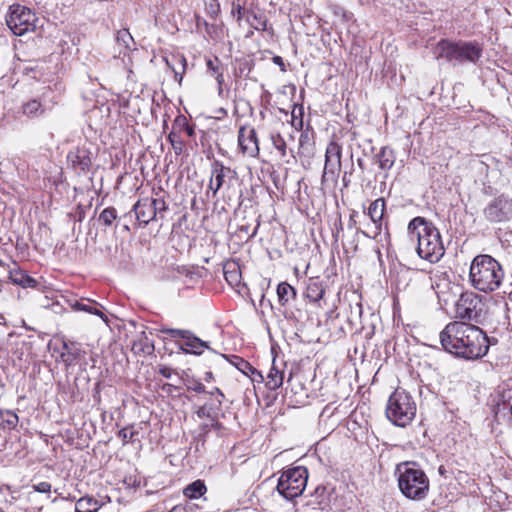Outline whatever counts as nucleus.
Listing matches in <instances>:
<instances>
[{"label": "nucleus", "mask_w": 512, "mask_h": 512, "mask_svg": "<svg viewBox=\"0 0 512 512\" xmlns=\"http://www.w3.org/2000/svg\"><path fill=\"white\" fill-rule=\"evenodd\" d=\"M443 349L465 360H477L489 350L487 334L478 326L466 321L449 322L439 334Z\"/></svg>", "instance_id": "1"}, {"label": "nucleus", "mask_w": 512, "mask_h": 512, "mask_svg": "<svg viewBox=\"0 0 512 512\" xmlns=\"http://www.w3.org/2000/svg\"><path fill=\"white\" fill-rule=\"evenodd\" d=\"M407 230L411 241H417L419 257L431 263L443 257L445 249L440 232L431 222L423 217H415L409 222Z\"/></svg>", "instance_id": "2"}, {"label": "nucleus", "mask_w": 512, "mask_h": 512, "mask_svg": "<svg viewBox=\"0 0 512 512\" xmlns=\"http://www.w3.org/2000/svg\"><path fill=\"white\" fill-rule=\"evenodd\" d=\"M503 278L502 265L492 256L480 254L472 260L469 279L476 290L485 293L494 292L501 286Z\"/></svg>", "instance_id": "3"}, {"label": "nucleus", "mask_w": 512, "mask_h": 512, "mask_svg": "<svg viewBox=\"0 0 512 512\" xmlns=\"http://www.w3.org/2000/svg\"><path fill=\"white\" fill-rule=\"evenodd\" d=\"M398 486L402 494L412 500L424 499L429 491V479L415 462L397 465Z\"/></svg>", "instance_id": "4"}, {"label": "nucleus", "mask_w": 512, "mask_h": 512, "mask_svg": "<svg viewBox=\"0 0 512 512\" xmlns=\"http://www.w3.org/2000/svg\"><path fill=\"white\" fill-rule=\"evenodd\" d=\"M436 59H445L453 64L476 63L482 55V47L476 42H452L440 40L433 49Z\"/></svg>", "instance_id": "5"}, {"label": "nucleus", "mask_w": 512, "mask_h": 512, "mask_svg": "<svg viewBox=\"0 0 512 512\" xmlns=\"http://www.w3.org/2000/svg\"><path fill=\"white\" fill-rule=\"evenodd\" d=\"M416 404L405 390L396 389L389 397L386 416L396 426L405 427L415 417Z\"/></svg>", "instance_id": "6"}, {"label": "nucleus", "mask_w": 512, "mask_h": 512, "mask_svg": "<svg viewBox=\"0 0 512 512\" xmlns=\"http://www.w3.org/2000/svg\"><path fill=\"white\" fill-rule=\"evenodd\" d=\"M456 317L468 323L481 324L487 316L486 304L474 292L462 293L456 304Z\"/></svg>", "instance_id": "7"}, {"label": "nucleus", "mask_w": 512, "mask_h": 512, "mask_svg": "<svg viewBox=\"0 0 512 512\" xmlns=\"http://www.w3.org/2000/svg\"><path fill=\"white\" fill-rule=\"evenodd\" d=\"M308 472L305 467L297 466L285 470L277 483V491L287 500L300 496L307 484Z\"/></svg>", "instance_id": "8"}, {"label": "nucleus", "mask_w": 512, "mask_h": 512, "mask_svg": "<svg viewBox=\"0 0 512 512\" xmlns=\"http://www.w3.org/2000/svg\"><path fill=\"white\" fill-rule=\"evenodd\" d=\"M36 21V14L31 9L20 4L11 5L6 15L7 26L17 36L34 31Z\"/></svg>", "instance_id": "9"}, {"label": "nucleus", "mask_w": 512, "mask_h": 512, "mask_svg": "<svg viewBox=\"0 0 512 512\" xmlns=\"http://www.w3.org/2000/svg\"><path fill=\"white\" fill-rule=\"evenodd\" d=\"M491 405L498 420L512 421V379L497 386L491 394Z\"/></svg>", "instance_id": "10"}, {"label": "nucleus", "mask_w": 512, "mask_h": 512, "mask_svg": "<svg viewBox=\"0 0 512 512\" xmlns=\"http://www.w3.org/2000/svg\"><path fill=\"white\" fill-rule=\"evenodd\" d=\"M483 216L491 224H500L512 219V199L501 194L490 200L483 209Z\"/></svg>", "instance_id": "11"}, {"label": "nucleus", "mask_w": 512, "mask_h": 512, "mask_svg": "<svg viewBox=\"0 0 512 512\" xmlns=\"http://www.w3.org/2000/svg\"><path fill=\"white\" fill-rule=\"evenodd\" d=\"M341 169V146L336 142H330L325 152V164L322 182L336 181Z\"/></svg>", "instance_id": "12"}, {"label": "nucleus", "mask_w": 512, "mask_h": 512, "mask_svg": "<svg viewBox=\"0 0 512 512\" xmlns=\"http://www.w3.org/2000/svg\"><path fill=\"white\" fill-rule=\"evenodd\" d=\"M238 145L243 154L255 157L259 154L257 134L254 128L241 127L238 132Z\"/></svg>", "instance_id": "13"}, {"label": "nucleus", "mask_w": 512, "mask_h": 512, "mask_svg": "<svg viewBox=\"0 0 512 512\" xmlns=\"http://www.w3.org/2000/svg\"><path fill=\"white\" fill-rule=\"evenodd\" d=\"M384 211H385V200L383 198H378L370 204V206L368 208V215L374 224V231L372 234H370V233L362 230L361 233L365 237L376 238L380 234Z\"/></svg>", "instance_id": "14"}, {"label": "nucleus", "mask_w": 512, "mask_h": 512, "mask_svg": "<svg viewBox=\"0 0 512 512\" xmlns=\"http://www.w3.org/2000/svg\"><path fill=\"white\" fill-rule=\"evenodd\" d=\"M176 345L182 352L194 355H201L204 349H209L208 343L198 338L190 330L182 341L176 342Z\"/></svg>", "instance_id": "15"}, {"label": "nucleus", "mask_w": 512, "mask_h": 512, "mask_svg": "<svg viewBox=\"0 0 512 512\" xmlns=\"http://www.w3.org/2000/svg\"><path fill=\"white\" fill-rule=\"evenodd\" d=\"M152 200L149 197L138 200L132 208L139 225L146 226L156 220L155 210L152 209Z\"/></svg>", "instance_id": "16"}, {"label": "nucleus", "mask_w": 512, "mask_h": 512, "mask_svg": "<svg viewBox=\"0 0 512 512\" xmlns=\"http://www.w3.org/2000/svg\"><path fill=\"white\" fill-rule=\"evenodd\" d=\"M233 171L223 165L222 162L215 160L212 163V175L209 182V188L215 195L224 184V179L230 177Z\"/></svg>", "instance_id": "17"}, {"label": "nucleus", "mask_w": 512, "mask_h": 512, "mask_svg": "<svg viewBox=\"0 0 512 512\" xmlns=\"http://www.w3.org/2000/svg\"><path fill=\"white\" fill-rule=\"evenodd\" d=\"M222 400L217 399L216 403H205L204 405L198 407L196 410V415L199 418H208L212 421V426L216 429H220L221 424L217 420L218 415L221 410Z\"/></svg>", "instance_id": "18"}, {"label": "nucleus", "mask_w": 512, "mask_h": 512, "mask_svg": "<svg viewBox=\"0 0 512 512\" xmlns=\"http://www.w3.org/2000/svg\"><path fill=\"white\" fill-rule=\"evenodd\" d=\"M165 62L167 66L174 72L175 79L179 84H181L187 66V61L184 55L180 53L171 54L165 58Z\"/></svg>", "instance_id": "19"}, {"label": "nucleus", "mask_w": 512, "mask_h": 512, "mask_svg": "<svg viewBox=\"0 0 512 512\" xmlns=\"http://www.w3.org/2000/svg\"><path fill=\"white\" fill-rule=\"evenodd\" d=\"M206 67L207 71L213 76L218 84V95L222 96L223 94V84H224V70L221 65L220 60L217 57L206 59Z\"/></svg>", "instance_id": "20"}, {"label": "nucleus", "mask_w": 512, "mask_h": 512, "mask_svg": "<svg viewBox=\"0 0 512 512\" xmlns=\"http://www.w3.org/2000/svg\"><path fill=\"white\" fill-rule=\"evenodd\" d=\"M9 279L13 284L23 288H34L37 286V281L19 268H15L9 271Z\"/></svg>", "instance_id": "21"}, {"label": "nucleus", "mask_w": 512, "mask_h": 512, "mask_svg": "<svg viewBox=\"0 0 512 512\" xmlns=\"http://www.w3.org/2000/svg\"><path fill=\"white\" fill-rule=\"evenodd\" d=\"M223 357L226 358L227 360H229L230 363L233 364L244 375L249 376V375H253V374H258L259 378H260L259 381L264 380L263 375L256 368H254L248 361L244 360L243 358L236 356V355H232L230 357L223 355Z\"/></svg>", "instance_id": "22"}, {"label": "nucleus", "mask_w": 512, "mask_h": 512, "mask_svg": "<svg viewBox=\"0 0 512 512\" xmlns=\"http://www.w3.org/2000/svg\"><path fill=\"white\" fill-rule=\"evenodd\" d=\"M379 167L383 171L390 170L396 160L394 151L390 147H382L378 154H376Z\"/></svg>", "instance_id": "23"}, {"label": "nucleus", "mask_w": 512, "mask_h": 512, "mask_svg": "<svg viewBox=\"0 0 512 512\" xmlns=\"http://www.w3.org/2000/svg\"><path fill=\"white\" fill-rule=\"evenodd\" d=\"M284 380V371L281 370L273 360L272 367L267 375L266 386L270 390H276L282 386Z\"/></svg>", "instance_id": "24"}, {"label": "nucleus", "mask_w": 512, "mask_h": 512, "mask_svg": "<svg viewBox=\"0 0 512 512\" xmlns=\"http://www.w3.org/2000/svg\"><path fill=\"white\" fill-rule=\"evenodd\" d=\"M67 158L75 168H79L82 171L86 170L91 163L85 150L77 149L76 151H71Z\"/></svg>", "instance_id": "25"}, {"label": "nucleus", "mask_w": 512, "mask_h": 512, "mask_svg": "<svg viewBox=\"0 0 512 512\" xmlns=\"http://www.w3.org/2000/svg\"><path fill=\"white\" fill-rule=\"evenodd\" d=\"M324 293L325 290L321 281L317 279H309L305 292L306 298L312 302H318L320 299H322Z\"/></svg>", "instance_id": "26"}, {"label": "nucleus", "mask_w": 512, "mask_h": 512, "mask_svg": "<svg viewBox=\"0 0 512 512\" xmlns=\"http://www.w3.org/2000/svg\"><path fill=\"white\" fill-rule=\"evenodd\" d=\"M64 351L61 353V359L66 365L70 367L81 357L82 351L75 347L74 344L63 343Z\"/></svg>", "instance_id": "27"}, {"label": "nucleus", "mask_w": 512, "mask_h": 512, "mask_svg": "<svg viewBox=\"0 0 512 512\" xmlns=\"http://www.w3.org/2000/svg\"><path fill=\"white\" fill-rule=\"evenodd\" d=\"M86 301L87 303H85L83 300H76L73 303H71V307L76 311H84L90 314L97 315L105 322H107V317L94 306L96 302L91 301L89 299H87Z\"/></svg>", "instance_id": "28"}, {"label": "nucleus", "mask_w": 512, "mask_h": 512, "mask_svg": "<svg viewBox=\"0 0 512 512\" xmlns=\"http://www.w3.org/2000/svg\"><path fill=\"white\" fill-rule=\"evenodd\" d=\"M100 507L98 500L91 496H84L77 500L75 510L76 512H97Z\"/></svg>", "instance_id": "29"}, {"label": "nucleus", "mask_w": 512, "mask_h": 512, "mask_svg": "<svg viewBox=\"0 0 512 512\" xmlns=\"http://www.w3.org/2000/svg\"><path fill=\"white\" fill-rule=\"evenodd\" d=\"M277 296L279 303L285 306L290 299L296 297V290L287 282H281L277 287Z\"/></svg>", "instance_id": "30"}, {"label": "nucleus", "mask_w": 512, "mask_h": 512, "mask_svg": "<svg viewBox=\"0 0 512 512\" xmlns=\"http://www.w3.org/2000/svg\"><path fill=\"white\" fill-rule=\"evenodd\" d=\"M207 491L205 483L202 480H196L185 487L183 493L189 499H197L203 496Z\"/></svg>", "instance_id": "31"}, {"label": "nucleus", "mask_w": 512, "mask_h": 512, "mask_svg": "<svg viewBox=\"0 0 512 512\" xmlns=\"http://www.w3.org/2000/svg\"><path fill=\"white\" fill-rule=\"evenodd\" d=\"M18 424V416L11 410H0V426L3 429L12 430Z\"/></svg>", "instance_id": "32"}, {"label": "nucleus", "mask_w": 512, "mask_h": 512, "mask_svg": "<svg viewBox=\"0 0 512 512\" xmlns=\"http://www.w3.org/2000/svg\"><path fill=\"white\" fill-rule=\"evenodd\" d=\"M247 21L256 30L265 31L267 29V19L262 15L248 12Z\"/></svg>", "instance_id": "33"}, {"label": "nucleus", "mask_w": 512, "mask_h": 512, "mask_svg": "<svg viewBox=\"0 0 512 512\" xmlns=\"http://www.w3.org/2000/svg\"><path fill=\"white\" fill-rule=\"evenodd\" d=\"M117 218V212L114 207L105 208L99 215V222L102 223L105 227H109L113 224V222Z\"/></svg>", "instance_id": "34"}, {"label": "nucleus", "mask_w": 512, "mask_h": 512, "mask_svg": "<svg viewBox=\"0 0 512 512\" xmlns=\"http://www.w3.org/2000/svg\"><path fill=\"white\" fill-rule=\"evenodd\" d=\"M139 434V431L136 429L135 425H130L122 428L118 432V437L122 440L123 444H127L128 442H134L135 436Z\"/></svg>", "instance_id": "35"}, {"label": "nucleus", "mask_w": 512, "mask_h": 512, "mask_svg": "<svg viewBox=\"0 0 512 512\" xmlns=\"http://www.w3.org/2000/svg\"><path fill=\"white\" fill-rule=\"evenodd\" d=\"M251 71V63L247 60H236L234 76L236 78L247 77Z\"/></svg>", "instance_id": "36"}, {"label": "nucleus", "mask_w": 512, "mask_h": 512, "mask_svg": "<svg viewBox=\"0 0 512 512\" xmlns=\"http://www.w3.org/2000/svg\"><path fill=\"white\" fill-rule=\"evenodd\" d=\"M271 142L274 148L279 152L281 157H285L287 154V145L284 138L280 134H271Z\"/></svg>", "instance_id": "37"}, {"label": "nucleus", "mask_w": 512, "mask_h": 512, "mask_svg": "<svg viewBox=\"0 0 512 512\" xmlns=\"http://www.w3.org/2000/svg\"><path fill=\"white\" fill-rule=\"evenodd\" d=\"M24 114L28 116H36L43 113L42 105L37 100L26 103L23 107Z\"/></svg>", "instance_id": "38"}, {"label": "nucleus", "mask_w": 512, "mask_h": 512, "mask_svg": "<svg viewBox=\"0 0 512 512\" xmlns=\"http://www.w3.org/2000/svg\"><path fill=\"white\" fill-rule=\"evenodd\" d=\"M152 200V209L155 210L156 219L159 217L160 219L164 218V213L168 210V206L164 199L162 198H151Z\"/></svg>", "instance_id": "39"}, {"label": "nucleus", "mask_w": 512, "mask_h": 512, "mask_svg": "<svg viewBox=\"0 0 512 512\" xmlns=\"http://www.w3.org/2000/svg\"><path fill=\"white\" fill-rule=\"evenodd\" d=\"M168 141L172 145L176 155H181L183 153L184 142L177 133L173 131L170 132L168 135Z\"/></svg>", "instance_id": "40"}, {"label": "nucleus", "mask_w": 512, "mask_h": 512, "mask_svg": "<svg viewBox=\"0 0 512 512\" xmlns=\"http://www.w3.org/2000/svg\"><path fill=\"white\" fill-rule=\"evenodd\" d=\"M188 331L189 330L175 328H161L160 330L162 334L167 335L173 339H180L181 341L186 335H188Z\"/></svg>", "instance_id": "41"}, {"label": "nucleus", "mask_w": 512, "mask_h": 512, "mask_svg": "<svg viewBox=\"0 0 512 512\" xmlns=\"http://www.w3.org/2000/svg\"><path fill=\"white\" fill-rule=\"evenodd\" d=\"M224 276L226 281L230 285H237L240 282V271L234 267L233 270H228L227 267L224 269Z\"/></svg>", "instance_id": "42"}, {"label": "nucleus", "mask_w": 512, "mask_h": 512, "mask_svg": "<svg viewBox=\"0 0 512 512\" xmlns=\"http://www.w3.org/2000/svg\"><path fill=\"white\" fill-rule=\"evenodd\" d=\"M207 14L212 18H216L220 12V4L218 0H210L206 3Z\"/></svg>", "instance_id": "43"}, {"label": "nucleus", "mask_w": 512, "mask_h": 512, "mask_svg": "<svg viewBox=\"0 0 512 512\" xmlns=\"http://www.w3.org/2000/svg\"><path fill=\"white\" fill-rule=\"evenodd\" d=\"M231 13L234 17H237L238 21L243 18L245 14V8L240 4V0L233 1Z\"/></svg>", "instance_id": "44"}, {"label": "nucleus", "mask_w": 512, "mask_h": 512, "mask_svg": "<svg viewBox=\"0 0 512 512\" xmlns=\"http://www.w3.org/2000/svg\"><path fill=\"white\" fill-rule=\"evenodd\" d=\"M117 40L122 41L125 47L129 46V41L132 40V36L128 32V30H121L117 33Z\"/></svg>", "instance_id": "45"}, {"label": "nucleus", "mask_w": 512, "mask_h": 512, "mask_svg": "<svg viewBox=\"0 0 512 512\" xmlns=\"http://www.w3.org/2000/svg\"><path fill=\"white\" fill-rule=\"evenodd\" d=\"M179 121H182L183 122V130L186 132V134L189 136V137H193L194 134H195V130L192 126H190L188 123H187V120L184 116H179L176 118V122H179Z\"/></svg>", "instance_id": "46"}, {"label": "nucleus", "mask_w": 512, "mask_h": 512, "mask_svg": "<svg viewBox=\"0 0 512 512\" xmlns=\"http://www.w3.org/2000/svg\"><path fill=\"white\" fill-rule=\"evenodd\" d=\"M34 491L38 493H46L49 494L51 491V484L48 482H40L36 485H33Z\"/></svg>", "instance_id": "47"}, {"label": "nucleus", "mask_w": 512, "mask_h": 512, "mask_svg": "<svg viewBox=\"0 0 512 512\" xmlns=\"http://www.w3.org/2000/svg\"><path fill=\"white\" fill-rule=\"evenodd\" d=\"M170 512H194L193 510V506L190 505V504H187V505H177L175 507H173Z\"/></svg>", "instance_id": "48"}, {"label": "nucleus", "mask_w": 512, "mask_h": 512, "mask_svg": "<svg viewBox=\"0 0 512 512\" xmlns=\"http://www.w3.org/2000/svg\"><path fill=\"white\" fill-rule=\"evenodd\" d=\"M310 142V136L308 131L302 132L299 138L300 148H305L307 144Z\"/></svg>", "instance_id": "49"}, {"label": "nucleus", "mask_w": 512, "mask_h": 512, "mask_svg": "<svg viewBox=\"0 0 512 512\" xmlns=\"http://www.w3.org/2000/svg\"><path fill=\"white\" fill-rule=\"evenodd\" d=\"M159 373H160L164 378H171L172 373H173V370H172L170 367L162 366V367L159 369Z\"/></svg>", "instance_id": "50"}, {"label": "nucleus", "mask_w": 512, "mask_h": 512, "mask_svg": "<svg viewBox=\"0 0 512 512\" xmlns=\"http://www.w3.org/2000/svg\"><path fill=\"white\" fill-rule=\"evenodd\" d=\"M273 62L278 65L282 71H285V64H284V61L282 59V57L280 56H274L273 57Z\"/></svg>", "instance_id": "51"}, {"label": "nucleus", "mask_w": 512, "mask_h": 512, "mask_svg": "<svg viewBox=\"0 0 512 512\" xmlns=\"http://www.w3.org/2000/svg\"><path fill=\"white\" fill-rule=\"evenodd\" d=\"M191 389L197 393H205L206 392L205 386L200 382L196 383Z\"/></svg>", "instance_id": "52"}, {"label": "nucleus", "mask_w": 512, "mask_h": 512, "mask_svg": "<svg viewBox=\"0 0 512 512\" xmlns=\"http://www.w3.org/2000/svg\"><path fill=\"white\" fill-rule=\"evenodd\" d=\"M211 428L216 429L214 426H212V422L210 424H202L200 426V430L202 433L206 434L210 431Z\"/></svg>", "instance_id": "53"}, {"label": "nucleus", "mask_w": 512, "mask_h": 512, "mask_svg": "<svg viewBox=\"0 0 512 512\" xmlns=\"http://www.w3.org/2000/svg\"><path fill=\"white\" fill-rule=\"evenodd\" d=\"M209 393H210V395L217 394L218 395L217 399H221L223 401L224 394H223V392L219 388H215L213 391H211Z\"/></svg>", "instance_id": "54"}, {"label": "nucleus", "mask_w": 512, "mask_h": 512, "mask_svg": "<svg viewBox=\"0 0 512 512\" xmlns=\"http://www.w3.org/2000/svg\"><path fill=\"white\" fill-rule=\"evenodd\" d=\"M252 379V381H257V382H260V378H259V375L258 374H253V375H249Z\"/></svg>", "instance_id": "55"}, {"label": "nucleus", "mask_w": 512, "mask_h": 512, "mask_svg": "<svg viewBox=\"0 0 512 512\" xmlns=\"http://www.w3.org/2000/svg\"><path fill=\"white\" fill-rule=\"evenodd\" d=\"M356 221L354 220V217L353 215L350 216V220H349V227L351 228L353 225H355Z\"/></svg>", "instance_id": "56"}, {"label": "nucleus", "mask_w": 512, "mask_h": 512, "mask_svg": "<svg viewBox=\"0 0 512 512\" xmlns=\"http://www.w3.org/2000/svg\"><path fill=\"white\" fill-rule=\"evenodd\" d=\"M6 324L7 323H6L5 317L2 314H0V325H6Z\"/></svg>", "instance_id": "57"}, {"label": "nucleus", "mask_w": 512, "mask_h": 512, "mask_svg": "<svg viewBox=\"0 0 512 512\" xmlns=\"http://www.w3.org/2000/svg\"><path fill=\"white\" fill-rule=\"evenodd\" d=\"M240 231L248 232V227L247 226H241L240 227Z\"/></svg>", "instance_id": "58"}, {"label": "nucleus", "mask_w": 512, "mask_h": 512, "mask_svg": "<svg viewBox=\"0 0 512 512\" xmlns=\"http://www.w3.org/2000/svg\"><path fill=\"white\" fill-rule=\"evenodd\" d=\"M257 233V227L254 229V231L252 232V234L250 235V237H254Z\"/></svg>", "instance_id": "59"}, {"label": "nucleus", "mask_w": 512, "mask_h": 512, "mask_svg": "<svg viewBox=\"0 0 512 512\" xmlns=\"http://www.w3.org/2000/svg\"><path fill=\"white\" fill-rule=\"evenodd\" d=\"M175 124H176V125H179V126H181V127L183 128V122H182V121H179V122H176V121H175Z\"/></svg>", "instance_id": "60"}, {"label": "nucleus", "mask_w": 512, "mask_h": 512, "mask_svg": "<svg viewBox=\"0 0 512 512\" xmlns=\"http://www.w3.org/2000/svg\"><path fill=\"white\" fill-rule=\"evenodd\" d=\"M166 387H168V388L170 389V388L172 387V385H171V384H165V385L163 386V389H165Z\"/></svg>", "instance_id": "61"}]
</instances>
